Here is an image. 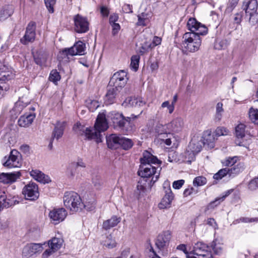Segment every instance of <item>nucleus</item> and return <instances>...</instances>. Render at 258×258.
Here are the masks:
<instances>
[{"instance_id": "obj_1", "label": "nucleus", "mask_w": 258, "mask_h": 258, "mask_svg": "<svg viewBox=\"0 0 258 258\" xmlns=\"http://www.w3.org/2000/svg\"><path fill=\"white\" fill-rule=\"evenodd\" d=\"M183 120L181 117H175L170 122L162 124H158L156 128L157 133V139L164 143L166 145L170 146L173 144L175 145V138L172 133L180 132L183 127Z\"/></svg>"}, {"instance_id": "obj_2", "label": "nucleus", "mask_w": 258, "mask_h": 258, "mask_svg": "<svg viewBox=\"0 0 258 258\" xmlns=\"http://www.w3.org/2000/svg\"><path fill=\"white\" fill-rule=\"evenodd\" d=\"M108 127L105 114L99 113L97 116L94 128L85 127L80 123H77L73 127V130L77 133L80 134L88 139H94L97 143L102 141L101 132L105 131Z\"/></svg>"}, {"instance_id": "obj_3", "label": "nucleus", "mask_w": 258, "mask_h": 258, "mask_svg": "<svg viewBox=\"0 0 258 258\" xmlns=\"http://www.w3.org/2000/svg\"><path fill=\"white\" fill-rule=\"evenodd\" d=\"M108 118L110 119L113 123L117 124L121 127L122 130L127 133L132 132L135 130V126L130 122L131 118H136L137 116L132 114L131 117L125 118L122 114L112 111L107 115Z\"/></svg>"}, {"instance_id": "obj_4", "label": "nucleus", "mask_w": 258, "mask_h": 258, "mask_svg": "<svg viewBox=\"0 0 258 258\" xmlns=\"http://www.w3.org/2000/svg\"><path fill=\"white\" fill-rule=\"evenodd\" d=\"M63 203L65 207L72 212H78L83 209V203L81 197L74 191L65 192Z\"/></svg>"}, {"instance_id": "obj_5", "label": "nucleus", "mask_w": 258, "mask_h": 258, "mask_svg": "<svg viewBox=\"0 0 258 258\" xmlns=\"http://www.w3.org/2000/svg\"><path fill=\"white\" fill-rule=\"evenodd\" d=\"M200 35L194 33H185L182 37L183 47L190 52L197 51L201 45Z\"/></svg>"}, {"instance_id": "obj_6", "label": "nucleus", "mask_w": 258, "mask_h": 258, "mask_svg": "<svg viewBox=\"0 0 258 258\" xmlns=\"http://www.w3.org/2000/svg\"><path fill=\"white\" fill-rule=\"evenodd\" d=\"M258 3L256 0H244L242 8L245 12V16L248 18V21L252 25L258 22Z\"/></svg>"}, {"instance_id": "obj_7", "label": "nucleus", "mask_w": 258, "mask_h": 258, "mask_svg": "<svg viewBox=\"0 0 258 258\" xmlns=\"http://www.w3.org/2000/svg\"><path fill=\"white\" fill-rule=\"evenodd\" d=\"M160 170L151 165L141 164L138 171V175L143 178L152 177L151 181L155 182L158 179L160 175Z\"/></svg>"}, {"instance_id": "obj_8", "label": "nucleus", "mask_w": 258, "mask_h": 258, "mask_svg": "<svg viewBox=\"0 0 258 258\" xmlns=\"http://www.w3.org/2000/svg\"><path fill=\"white\" fill-rule=\"evenodd\" d=\"M63 240L60 237H54L48 241V248L46 249L41 255V258H48L56 252L62 246Z\"/></svg>"}, {"instance_id": "obj_9", "label": "nucleus", "mask_w": 258, "mask_h": 258, "mask_svg": "<svg viewBox=\"0 0 258 258\" xmlns=\"http://www.w3.org/2000/svg\"><path fill=\"white\" fill-rule=\"evenodd\" d=\"M186 26L188 30L190 31L189 33L202 35H205L208 33L207 27L195 18H189L187 22Z\"/></svg>"}, {"instance_id": "obj_10", "label": "nucleus", "mask_w": 258, "mask_h": 258, "mask_svg": "<svg viewBox=\"0 0 258 258\" xmlns=\"http://www.w3.org/2000/svg\"><path fill=\"white\" fill-rule=\"evenodd\" d=\"M22 194L27 200H36L39 196L37 184L34 182H29L23 187Z\"/></svg>"}, {"instance_id": "obj_11", "label": "nucleus", "mask_w": 258, "mask_h": 258, "mask_svg": "<svg viewBox=\"0 0 258 258\" xmlns=\"http://www.w3.org/2000/svg\"><path fill=\"white\" fill-rule=\"evenodd\" d=\"M24 95L19 97L18 101L15 103L13 108V111L15 115L19 114L23 109L26 107L30 102V99L28 97L29 91L26 88H22L20 90Z\"/></svg>"}, {"instance_id": "obj_12", "label": "nucleus", "mask_w": 258, "mask_h": 258, "mask_svg": "<svg viewBox=\"0 0 258 258\" xmlns=\"http://www.w3.org/2000/svg\"><path fill=\"white\" fill-rule=\"evenodd\" d=\"M128 78L127 73L123 70H121L114 74L109 82V85L118 89L122 88L126 84Z\"/></svg>"}, {"instance_id": "obj_13", "label": "nucleus", "mask_w": 258, "mask_h": 258, "mask_svg": "<svg viewBox=\"0 0 258 258\" xmlns=\"http://www.w3.org/2000/svg\"><path fill=\"white\" fill-rule=\"evenodd\" d=\"M194 255L202 258H213L210 248L202 242H198L194 245L192 250Z\"/></svg>"}, {"instance_id": "obj_14", "label": "nucleus", "mask_w": 258, "mask_h": 258, "mask_svg": "<svg viewBox=\"0 0 258 258\" xmlns=\"http://www.w3.org/2000/svg\"><path fill=\"white\" fill-rule=\"evenodd\" d=\"M67 214L66 210L62 208H55L49 211L48 217L51 223L56 225L65 219Z\"/></svg>"}, {"instance_id": "obj_15", "label": "nucleus", "mask_w": 258, "mask_h": 258, "mask_svg": "<svg viewBox=\"0 0 258 258\" xmlns=\"http://www.w3.org/2000/svg\"><path fill=\"white\" fill-rule=\"evenodd\" d=\"M74 29L79 33H85L89 30V23L87 18L78 14L74 17Z\"/></svg>"}, {"instance_id": "obj_16", "label": "nucleus", "mask_w": 258, "mask_h": 258, "mask_svg": "<svg viewBox=\"0 0 258 258\" xmlns=\"http://www.w3.org/2000/svg\"><path fill=\"white\" fill-rule=\"evenodd\" d=\"M86 51V44L81 41L76 42L73 46L70 48H65L61 52L62 55H83Z\"/></svg>"}, {"instance_id": "obj_17", "label": "nucleus", "mask_w": 258, "mask_h": 258, "mask_svg": "<svg viewBox=\"0 0 258 258\" xmlns=\"http://www.w3.org/2000/svg\"><path fill=\"white\" fill-rule=\"evenodd\" d=\"M45 243H30L25 245L23 248L22 255L29 258L35 254L39 253L43 250V245Z\"/></svg>"}, {"instance_id": "obj_18", "label": "nucleus", "mask_w": 258, "mask_h": 258, "mask_svg": "<svg viewBox=\"0 0 258 258\" xmlns=\"http://www.w3.org/2000/svg\"><path fill=\"white\" fill-rule=\"evenodd\" d=\"M3 165L8 168L20 167L21 162L19 152L16 150L11 151L9 157L3 163Z\"/></svg>"}, {"instance_id": "obj_19", "label": "nucleus", "mask_w": 258, "mask_h": 258, "mask_svg": "<svg viewBox=\"0 0 258 258\" xmlns=\"http://www.w3.org/2000/svg\"><path fill=\"white\" fill-rule=\"evenodd\" d=\"M242 169V165L241 164H238L231 168H225L220 169L217 173L214 175L213 178L215 179L219 180L227 174L229 176H231L233 174H237Z\"/></svg>"}, {"instance_id": "obj_20", "label": "nucleus", "mask_w": 258, "mask_h": 258, "mask_svg": "<svg viewBox=\"0 0 258 258\" xmlns=\"http://www.w3.org/2000/svg\"><path fill=\"white\" fill-rule=\"evenodd\" d=\"M36 24L33 22H30L27 28L25 35L21 39V42L24 44H27L29 42H32L35 38Z\"/></svg>"}, {"instance_id": "obj_21", "label": "nucleus", "mask_w": 258, "mask_h": 258, "mask_svg": "<svg viewBox=\"0 0 258 258\" xmlns=\"http://www.w3.org/2000/svg\"><path fill=\"white\" fill-rule=\"evenodd\" d=\"M247 131L246 130V125L242 123L238 124L235 127V135L236 140L235 143L236 145L241 146H244L243 138L247 134Z\"/></svg>"}, {"instance_id": "obj_22", "label": "nucleus", "mask_w": 258, "mask_h": 258, "mask_svg": "<svg viewBox=\"0 0 258 258\" xmlns=\"http://www.w3.org/2000/svg\"><path fill=\"white\" fill-rule=\"evenodd\" d=\"M21 176L20 171L2 173L0 174V182L8 184L15 182Z\"/></svg>"}, {"instance_id": "obj_23", "label": "nucleus", "mask_w": 258, "mask_h": 258, "mask_svg": "<svg viewBox=\"0 0 258 258\" xmlns=\"http://www.w3.org/2000/svg\"><path fill=\"white\" fill-rule=\"evenodd\" d=\"M30 175L34 179L42 183H48L51 181L48 175L37 169L32 170Z\"/></svg>"}, {"instance_id": "obj_24", "label": "nucleus", "mask_w": 258, "mask_h": 258, "mask_svg": "<svg viewBox=\"0 0 258 258\" xmlns=\"http://www.w3.org/2000/svg\"><path fill=\"white\" fill-rule=\"evenodd\" d=\"M170 238V232L169 231H163L157 236L156 244L158 248H162L169 242Z\"/></svg>"}, {"instance_id": "obj_25", "label": "nucleus", "mask_w": 258, "mask_h": 258, "mask_svg": "<svg viewBox=\"0 0 258 258\" xmlns=\"http://www.w3.org/2000/svg\"><path fill=\"white\" fill-rule=\"evenodd\" d=\"M13 77L11 68L0 60V80L5 81L10 80Z\"/></svg>"}, {"instance_id": "obj_26", "label": "nucleus", "mask_w": 258, "mask_h": 258, "mask_svg": "<svg viewBox=\"0 0 258 258\" xmlns=\"http://www.w3.org/2000/svg\"><path fill=\"white\" fill-rule=\"evenodd\" d=\"M146 102L141 97H130L125 99L122 103V105L125 107L143 106Z\"/></svg>"}, {"instance_id": "obj_27", "label": "nucleus", "mask_w": 258, "mask_h": 258, "mask_svg": "<svg viewBox=\"0 0 258 258\" xmlns=\"http://www.w3.org/2000/svg\"><path fill=\"white\" fill-rule=\"evenodd\" d=\"M141 164L151 165V164H160L161 162L158 158L153 156L148 151H145L143 153V157L140 159Z\"/></svg>"}, {"instance_id": "obj_28", "label": "nucleus", "mask_w": 258, "mask_h": 258, "mask_svg": "<svg viewBox=\"0 0 258 258\" xmlns=\"http://www.w3.org/2000/svg\"><path fill=\"white\" fill-rule=\"evenodd\" d=\"M203 145L207 146L208 148L212 149L215 146L216 138L215 135L210 131H206L204 133Z\"/></svg>"}, {"instance_id": "obj_29", "label": "nucleus", "mask_w": 258, "mask_h": 258, "mask_svg": "<svg viewBox=\"0 0 258 258\" xmlns=\"http://www.w3.org/2000/svg\"><path fill=\"white\" fill-rule=\"evenodd\" d=\"M118 89L110 85L108 87L107 93L104 98L106 104H112L115 99Z\"/></svg>"}, {"instance_id": "obj_30", "label": "nucleus", "mask_w": 258, "mask_h": 258, "mask_svg": "<svg viewBox=\"0 0 258 258\" xmlns=\"http://www.w3.org/2000/svg\"><path fill=\"white\" fill-rule=\"evenodd\" d=\"M203 143L201 139L198 137H194L189 142L187 147L195 153L200 152L202 148Z\"/></svg>"}, {"instance_id": "obj_31", "label": "nucleus", "mask_w": 258, "mask_h": 258, "mask_svg": "<svg viewBox=\"0 0 258 258\" xmlns=\"http://www.w3.org/2000/svg\"><path fill=\"white\" fill-rule=\"evenodd\" d=\"M101 244L107 248L111 249L116 247L117 242L111 234L103 236L100 241Z\"/></svg>"}, {"instance_id": "obj_32", "label": "nucleus", "mask_w": 258, "mask_h": 258, "mask_svg": "<svg viewBox=\"0 0 258 258\" xmlns=\"http://www.w3.org/2000/svg\"><path fill=\"white\" fill-rule=\"evenodd\" d=\"M66 122L64 121H57L52 134L53 139L58 140L63 134Z\"/></svg>"}, {"instance_id": "obj_33", "label": "nucleus", "mask_w": 258, "mask_h": 258, "mask_svg": "<svg viewBox=\"0 0 258 258\" xmlns=\"http://www.w3.org/2000/svg\"><path fill=\"white\" fill-rule=\"evenodd\" d=\"M35 118V115L34 113L25 114L20 117L18 120V124L22 127H27L29 126Z\"/></svg>"}, {"instance_id": "obj_34", "label": "nucleus", "mask_w": 258, "mask_h": 258, "mask_svg": "<svg viewBox=\"0 0 258 258\" xmlns=\"http://www.w3.org/2000/svg\"><path fill=\"white\" fill-rule=\"evenodd\" d=\"M120 218L113 216L110 219L104 221L102 224V228L105 230H109L116 226L120 222Z\"/></svg>"}, {"instance_id": "obj_35", "label": "nucleus", "mask_w": 258, "mask_h": 258, "mask_svg": "<svg viewBox=\"0 0 258 258\" xmlns=\"http://www.w3.org/2000/svg\"><path fill=\"white\" fill-rule=\"evenodd\" d=\"M120 137L111 135L106 138V142L108 148L116 149L119 147Z\"/></svg>"}, {"instance_id": "obj_36", "label": "nucleus", "mask_w": 258, "mask_h": 258, "mask_svg": "<svg viewBox=\"0 0 258 258\" xmlns=\"http://www.w3.org/2000/svg\"><path fill=\"white\" fill-rule=\"evenodd\" d=\"M66 174L67 177L71 180L77 179L79 177L77 169L71 163L67 167Z\"/></svg>"}, {"instance_id": "obj_37", "label": "nucleus", "mask_w": 258, "mask_h": 258, "mask_svg": "<svg viewBox=\"0 0 258 258\" xmlns=\"http://www.w3.org/2000/svg\"><path fill=\"white\" fill-rule=\"evenodd\" d=\"M173 199V195L165 194L158 204L159 208L160 209H164L169 208Z\"/></svg>"}, {"instance_id": "obj_38", "label": "nucleus", "mask_w": 258, "mask_h": 258, "mask_svg": "<svg viewBox=\"0 0 258 258\" xmlns=\"http://www.w3.org/2000/svg\"><path fill=\"white\" fill-rule=\"evenodd\" d=\"M223 104L222 102H218L216 105V111L214 119L216 121H219L221 120L224 112Z\"/></svg>"}, {"instance_id": "obj_39", "label": "nucleus", "mask_w": 258, "mask_h": 258, "mask_svg": "<svg viewBox=\"0 0 258 258\" xmlns=\"http://www.w3.org/2000/svg\"><path fill=\"white\" fill-rule=\"evenodd\" d=\"M13 13V8L11 6H7L4 7L0 10V18L4 20L10 16Z\"/></svg>"}, {"instance_id": "obj_40", "label": "nucleus", "mask_w": 258, "mask_h": 258, "mask_svg": "<svg viewBox=\"0 0 258 258\" xmlns=\"http://www.w3.org/2000/svg\"><path fill=\"white\" fill-rule=\"evenodd\" d=\"M231 191H232L231 190H229L226 191L224 193V195H223L221 197L218 198L215 200V201L210 203L207 206L208 209H211L214 208L215 207L217 206L218 205H219L220 203V202L224 201L225 198L226 197H227V196H228L230 194Z\"/></svg>"}, {"instance_id": "obj_41", "label": "nucleus", "mask_w": 258, "mask_h": 258, "mask_svg": "<svg viewBox=\"0 0 258 258\" xmlns=\"http://www.w3.org/2000/svg\"><path fill=\"white\" fill-rule=\"evenodd\" d=\"M83 203V208H85L87 211H91L95 208L96 202L93 198L91 199L85 198V201Z\"/></svg>"}, {"instance_id": "obj_42", "label": "nucleus", "mask_w": 258, "mask_h": 258, "mask_svg": "<svg viewBox=\"0 0 258 258\" xmlns=\"http://www.w3.org/2000/svg\"><path fill=\"white\" fill-rule=\"evenodd\" d=\"M10 205L9 200L7 199L5 191L0 189V211L5 207H8Z\"/></svg>"}, {"instance_id": "obj_43", "label": "nucleus", "mask_w": 258, "mask_h": 258, "mask_svg": "<svg viewBox=\"0 0 258 258\" xmlns=\"http://www.w3.org/2000/svg\"><path fill=\"white\" fill-rule=\"evenodd\" d=\"M120 145L124 150H128L133 146V141L128 138L120 137Z\"/></svg>"}, {"instance_id": "obj_44", "label": "nucleus", "mask_w": 258, "mask_h": 258, "mask_svg": "<svg viewBox=\"0 0 258 258\" xmlns=\"http://www.w3.org/2000/svg\"><path fill=\"white\" fill-rule=\"evenodd\" d=\"M197 154L191 150H189V148L187 147L185 151L183 153V157L185 161L191 162L194 160Z\"/></svg>"}, {"instance_id": "obj_45", "label": "nucleus", "mask_w": 258, "mask_h": 258, "mask_svg": "<svg viewBox=\"0 0 258 258\" xmlns=\"http://www.w3.org/2000/svg\"><path fill=\"white\" fill-rule=\"evenodd\" d=\"M86 104L90 111L92 112L95 111L100 106L98 101L91 99H87L86 101Z\"/></svg>"}, {"instance_id": "obj_46", "label": "nucleus", "mask_w": 258, "mask_h": 258, "mask_svg": "<svg viewBox=\"0 0 258 258\" xmlns=\"http://www.w3.org/2000/svg\"><path fill=\"white\" fill-rule=\"evenodd\" d=\"M212 247L215 253L216 254H220L223 251V245L216 240L213 241L212 244Z\"/></svg>"}, {"instance_id": "obj_47", "label": "nucleus", "mask_w": 258, "mask_h": 258, "mask_svg": "<svg viewBox=\"0 0 258 258\" xmlns=\"http://www.w3.org/2000/svg\"><path fill=\"white\" fill-rule=\"evenodd\" d=\"M152 49H153L152 44L149 42L146 41L142 44L141 46L139 48V51L140 53L144 54Z\"/></svg>"}, {"instance_id": "obj_48", "label": "nucleus", "mask_w": 258, "mask_h": 258, "mask_svg": "<svg viewBox=\"0 0 258 258\" xmlns=\"http://www.w3.org/2000/svg\"><path fill=\"white\" fill-rule=\"evenodd\" d=\"M140 57L138 55H134L131 58L130 64L131 68L135 72L137 71L139 68Z\"/></svg>"}, {"instance_id": "obj_49", "label": "nucleus", "mask_w": 258, "mask_h": 258, "mask_svg": "<svg viewBox=\"0 0 258 258\" xmlns=\"http://www.w3.org/2000/svg\"><path fill=\"white\" fill-rule=\"evenodd\" d=\"M60 76L56 70H53L51 71L49 77V79L50 81L52 82L54 84H56L60 80Z\"/></svg>"}, {"instance_id": "obj_50", "label": "nucleus", "mask_w": 258, "mask_h": 258, "mask_svg": "<svg viewBox=\"0 0 258 258\" xmlns=\"http://www.w3.org/2000/svg\"><path fill=\"white\" fill-rule=\"evenodd\" d=\"M238 158L236 156L232 157H228L225 158L222 161V163L224 166H232L234 165L237 162Z\"/></svg>"}, {"instance_id": "obj_51", "label": "nucleus", "mask_w": 258, "mask_h": 258, "mask_svg": "<svg viewBox=\"0 0 258 258\" xmlns=\"http://www.w3.org/2000/svg\"><path fill=\"white\" fill-rule=\"evenodd\" d=\"M207 183V179L204 176H198L193 180V185L195 186H200L205 185Z\"/></svg>"}, {"instance_id": "obj_52", "label": "nucleus", "mask_w": 258, "mask_h": 258, "mask_svg": "<svg viewBox=\"0 0 258 258\" xmlns=\"http://www.w3.org/2000/svg\"><path fill=\"white\" fill-rule=\"evenodd\" d=\"M258 222V218H250L248 217H241L235 220L233 223L236 224L239 223H251V222Z\"/></svg>"}, {"instance_id": "obj_53", "label": "nucleus", "mask_w": 258, "mask_h": 258, "mask_svg": "<svg viewBox=\"0 0 258 258\" xmlns=\"http://www.w3.org/2000/svg\"><path fill=\"white\" fill-rule=\"evenodd\" d=\"M249 117L252 121L255 122L258 120V109L251 107L249 110Z\"/></svg>"}, {"instance_id": "obj_54", "label": "nucleus", "mask_w": 258, "mask_h": 258, "mask_svg": "<svg viewBox=\"0 0 258 258\" xmlns=\"http://www.w3.org/2000/svg\"><path fill=\"white\" fill-rule=\"evenodd\" d=\"M167 108L168 113L172 114L174 110L175 106L173 104L170 103L169 101H165L161 104L160 107V108Z\"/></svg>"}, {"instance_id": "obj_55", "label": "nucleus", "mask_w": 258, "mask_h": 258, "mask_svg": "<svg viewBox=\"0 0 258 258\" xmlns=\"http://www.w3.org/2000/svg\"><path fill=\"white\" fill-rule=\"evenodd\" d=\"M229 133L228 130L224 127H218L216 129L214 132L215 136L218 137L226 136L228 135Z\"/></svg>"}, {"instance_id": "obj_56", "label": "nucleus", "mask_w": 258, "mask_h": 258, "mask_svg": "<svg viewBox=\"0 0 258 258\" xmlns=\"http://www.w3.org/2000/svg\"><path fill=\"white\" fill-rule=\"evenodd\" d=\"M45 6L50 13L54 12L53 7L55 4L56 0H44Z\"/></svg>"}, {"instance_id": "obj_57", "label": "nucleus", "mask_w": 258, "mask_h": 258, "mask_svg": "<svg viewBox=\"0 0 258 258\" xmlns=\"http://www.w3.org/2000/svg\"><path fill=\"white\" fill-rule=\"evenodd\" d=\"M9 89V85L6 82H1L0 83V99H1L5 93Z\"/></svg>"}, {"instance_id": "obj_58", "label": "nucleus", "mask_w": 258, "mask_h": 258, "mask_svg": "<svg viewBox=\"0 0 258 258\" xmlns=\"http://www.w3.org/2000/svg\"><path fill=\"white\" fill-rule=\"evenodd\" d=\"M243 12L242 11L235 13L233 16V21L235 24H240L242 21Z\"/></svg>"}, {"instance_id": "obj_59", "label": "nucleus", "mask_w": 258, "mask_h": 258, "mask_svg": "<svg viewBox=\"0 0 258 258\" xmlns=\"http://www.w3.org/2000/svg\"><path fill=\"white\" fill-rule=\"evenodd\" d=\"M248 187L251 190H254L258 188V179L255 178L250 180L248 185Z\"/></svg>"}, {"instance_id": "obj_60", "label": "nucleus", "mask_w": 258, "mask_h": 258, "mask_svg": "<svg viewBox=\"0 0 258 258\" xmlns=\"http://www.w3.org/2000/svg\"><path fill=\"white\" fill-rule=\"evenodd\" d=\"M227 45V41L226 40L217 41L215 44V47L218 49L225 48Z\"/></svg>"}, {"instance_id": "obj_61", "label": "nucleus", "mask_w": 258, "mask_h": 258, "mask_svg": "<svg viewBox=\"0 0 258 258\" xmlns=\"http://www.w3.org/2000/svg\"><path fill=\"white\" fill-rule=\"evenodd\" d=\"M238 1L237 0H232L226 9V12L227 13H230L232 12L237 4Z\"/></svg>"}, {"instance_id": "obj_62", "label": "nucleus", "mask_w": 258, "mask_h": 258, "mask_svg": "<svg viewBox=\"0 0 258 258\" xmlns=\"http://www.w3.org/2000/svg\"><path fill=\"white\" fill-rule=\"evenodd\" d=\"M163 187L164 188L165 194L173 195L171 188L170 182L168 181H165L163 184Z\"/></svg>"}, {"instance_id": "obj_63", "label": "nucleus", "mask_w": 258, "mask_h": 258, "mask_svg": "<svg viewBox=\"0 0 258 258\" xmlns=\"http://www.w3.org/2000/svg\"><path fill=\"white\" fill-rule=\"evenodd\" d=\"M148 22V20L144 17V15L143 14L138 16V25L145 26L147 25Z\"/></svg>"}, {"instance_id": "obj_64", "label": "nucleus", "mask_w": 258, "mask_h": 258, "mask_svg": "<svg viewBox=\"0 0 258 258\" xmlns=\"http://www.w3.org/2000/svg\"><path fill=\"white\" fill-rule=\"evenodd\" d=\"M93 183L97 189L100 188L103 183L100 177H96L95 178H94Z\"/></svg>"}]
</instances>
